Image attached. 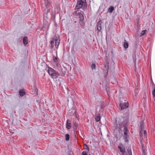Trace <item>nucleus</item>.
<instances>
[{
    "label": "nucleus",
    "instance_id": "obj_1",
    "mask_svg": "<svg viewBox=\"0 0 155 155\" xmlns=\"http://www.w3.org/2000/svg\"><path fill=\"white\" fill-rule=\"evenodd\" d=\"M54 42L55 43V47L57 48H58L60 42L59 37L58 35H55L54 38H53L51 39L50 43L51 48H53Z\"/></svg>",
    "mask_w": 155,
    "mask_h": 155
},
{
    "label": "nucleus",
    "instance_id": "obj_2",
    "mask_svg": "<svg viewBox=\"0 0 155 155\" xmlns=\"http://www.w3.org/2000/svg\"><path fill=\"white\" fill-rule=\"evenodd\" d=\"M48 73L51 78L53 79H56L59 76V74L55 70L50 67H48Z\"/></svg>",
    "mask_w": 155,
    "mask_h": 155
},
{
    "label": "nucleus",
    "instance_id": "obj_3",
    "mask_svg": "<svg viewBox=\"0 0 155 155\" xmlns=\"http://www.w3.org/2000/svg\"><path fill=\"white\" fill-rule=\"evenodd\" d=\"M86 5V0H78L75 9H79L83 6H85Z\"/></svg>",
    "mask_w": 155,
    "mask_h": 155
},
{
    "label": "nucleus",
    "instance_id": "obj_4",
    "mask_svg": "<svg viewBox=\"0 0 155 155\" xmlns=\"http://www.w3.org/2000/svg\"><path fill=\"white\" fill-rule=\"evenodd\" d=\"M130 132L126 127H124L123 138L125 142H128L129 139Z\"/></svg>",
    "mask_w": 155,
    "mask_h": 155
},
{
    "label": "nucleus",
    "instance_id": "obj_5",
    "mask_svg": "<svg viewBox=\"0 0 155 155\" xmlns=\"http://www.w3.org/2000/svg\"><path fill=\"white\" fill-rule=\"evenodd\" d=\"M119 106L121 110L124 109L128 107V104L125 102H120L119 104Z\"/></svg>",
    "mask_w": 155,
    "mask_h": 155
},
{
    "label": "nucleus",
    "instance_id": "obj_6",
    "mask_svg": "<svg viewBox=\"0 0 155 155\" xmlns=\"http://www.w3.org/2000/svg\"><path fill=\"white\" fill-rule=\"evenodd\" d=\"M143 122H141L140 123V135L141 136H142V134H143V132L145 137L146 135L147 134V132L145 130H144V131L143 130Z\"/></svg>",
    "mask_w": 155,
    "mask_h": 155
},
{
    "label": "nucleus",
    "instance_id": "obj_7",
    "mask_svg": "<svg viewBox=\"0 0 155 155\" xmlns=\"http://www.w3.org/2000/svg\"><path fill=\"white\" fill-rule=\"evenodd\" d=\"M118 148L120 149V152L122 154L124 155L125 153V150L124 147L122 145L120 146H118Z\"/></svg>",
    "mask_w": 155,
    "mask_h": 155
},
{
    "label": "nucleus",
    "instance_id": "obj_8",
    "mask_svg": "<svg viewBox=\"0 0 155 155\" xmlns=\"http://www.w3.org/2000/svg\"><path fill=\"white\" fill-rule=\"evenodd\" d=\"M102 22L101 21H99L97 24V29L98 31H100L101 29V24Z\"/></svg>",
    "mask_w": 155,
    "mask_h": 155
},
{
    "label": "nucleus",
    "instance_id": "obj_9",
    "mask_svg": "<svg viewBox=\"0 0 155 155\" xmlns=\"http://www.w3.org/2000/svg\"><path fill=\"white\" fill-rule=\"evenodd\" d=\"M71 123L69 121L68 119L66 123V127L67 129H69L71 128Z\"/></svg>",
    "mask_w": 155,
    "mask_h": 155
},
{
    "label": "nucleus",
    "instance_id": "obj_10",
    "mask_svg": "<svg viewBox=\"0 0 155 155\" xmlns=\"http://www.w3.org/2000/svg\"><path fill=\"white\" fill-rule=\"evenodd\" d=\"M127 123V122L126 121H123L120 124H119L120 127V128H122L123 127H124H124H126L125 126V125H126V124Z\"/></svg>",
    "mask_w": 155,
    "mask_h": 155
},
{
    "label": "nucleus",
    "instance_id": "obj_11",
    "mask_svg": "<svg viewBox=\"0 0 155 155\" xmlns=\"http://www.w3.org/2000/svg\"><path fill=\"white\" fill-rule=\"evenodd\" d=\"M23 44L25 45H26L28 43V38L27 37H24L23 40Z\"/></svg>",
    "mask_w": 155,
    "mask_h": 155
},
{
    "label": "nucleus",
    "instance_id": "obj_12",
    "mask_svg": "<svg viewBox=\"0 0 155 155\" xmlns=\"http://www.w3.org/2000/svg\"><path fill=\"white\" fill-rule=\"evenodd\" d=\"M54 61L55 62V64L56 65L57 67H59V64L58 62V59L56 57L54 58H53Z\"/></svg>",
    "mask_w": 155,
    "mask_h": 155
},
{
    "label": "nucleus",
    "instance_id": "obj_13",
    "mask_svg": "<svg viewBox=\"0 0 155 155\" xmlns=\"http://www.w3.org/2000/svg\"><path fill=\"white\" fill-rule=\"evenodd\" d=\"M124 47L125 48H127L128 47V42L124 39Z\"/></svg>",
    "mask_w": 155,
    "mask_h": 155
},
{
    "label": "nucleus",
    "instance_id": "obj_14",
    "mask_svg": "<svg viewBox=\"0 0 155 155\" xmlns=\"http://www.w3.org/2000/svg\"><path fill=\"white\" fill-rule=\"evenodd\" d=\"M82 12L81 13L78 15V16L80 19L81 21H82L84 19V15L83 14Z\"/></svg>",
    "mask_w": 155,
    "mask_h": 155
},
{
    "label": "nucleus",
    "instance_id": "obj_15",
    "mask_svg": "<svg viewBox=\"0 0 155 155\" xmlns=\"http://www.w3.org/2000/svg\"><path fill=\"white\" fill-rule=\"evenodd\" d=\"M77 10L75 12V14L76 15L78 16V15L81 12H82L81 10L79 9H77Z\"/></svg>",
    "mask_w": 155,
    "mask_h": 155
},
{
    "label": "nucleus",
    "instance_id": "obj_16",
    "mask_svg": "<svg viewBox=\"0 0 155 155\" xmlns=\"http://www.w3.org/2000/svg\"><path fill=\"white\" fill-rule=\"evenodd\" d=\"M19 94L21 96H23L25 94V92L23 90H21L19 91Z\"/></svg>",
    "mask_w": 155,
    "mask_h": 155
},
{
    "label": "nucleus",
    "instance_id": "obj_17",
    "mask_svg": "<svg viewBox=\"0 0 155 155\" xmlns=\"http://www.w3.org/2000/svg\"><path fill=\"white\" fill-rule=\"evenodd\" d=\"M84 148L85 150H87L88 152L89 150V148L87 145L86 144H84Z\"/></svg>",
    "mask_w": 155,
    "mask_h": 155
},
{
    "label": "nucleus",
    "instance_id": "obj_18",
    "mask_svg": "<svg viewBox=\"0 0 155 155\" xmlns=\"http://www.w3.org/2000/svg\"><path fill=\"white\" fill-rule=\"evenodd\" d=\"M114 8L113 6H110L108 9V11L110 13H112L114 10Z\"/></svg>",
    "mask_w": 155,
    "mask_h": 155
},
{
    "label": "nucleus",
    "instance_id": "obj_19",
    "mask_svg": "<svg viewBox=\"0 0 155 155\" xmlns=\"http://www.w3.org/2000/svg\"><path fill=\"white\" fill-rule=\"evenodd\" d=\"M127 155H132V151L130 149H127Z\"/></svg>",
    "mask_w": 155,
    "mask_h": 155
},
{
    "label": "nucleus",
    "instance_id": "obj_20",
    "mask_svg": "<svg viewBox=\"0 0 155 155\" xmlns=\"http://www.w3.org/2000/svg\"><path fill=\"white\" fill-rule=\"evenodd\" d=\"M65 140L66 141H68L69 138H70V136L69 134H67L65 135Z\"/></svg>",
    "mask_w": 155,
    "mask_h": 155
},
{
    "label": "nucleus",
    "instance_id": "obj_21",
    "mask_svg": "<svg viewBox=\"0 0 155 155\" xmlns=\"http://www.w3.org/2000/svg\"><path fill=\"white\" fill-rule=\"evenodd\" d=\"M95 119L97 122L99 121L100 120V116L99 115L96 116L95 117Z\"/></svg>",
    "mask_w": 155,
    "mask_h": 155
},
{
    "label": "nucleus",
    "instance_id": "obj_22",
    "mask_svg": "<svg viewBox=\"0 0 155 155\" xmlns=\"http://www.w3.org/2000/svg\"><path fill=\"white\" fill-rule=\"evenodd\" d=\"M105 68L106 69L107 72L108 70V63H107L106 65L105 66Z\"/></svg>",
    "mask_w": 155,
    "mask_h": 155
},
{
    "label": "nucleus",
    "instance_id": "obj_23",
    "mask_svg": "<svg viewBox=\"0 0 155 155\" xmlns=\"http://www.w3.org/2000/svg\"><path fill=\"white\" fill-rule=\"evenodd\" d=\"M146 31V30H144L142 31L140 34V36H142L143 35L145 34Z\"/></svg>",
    "mask_w": 155,
    "mask_h": 155
},
{
    "label": "nucleus",
    "instance_id": "obj_24",
    "mask_svg": "<svg viewBox=\"0 0 155 155\" xmlns=\"http://www.w3.org/2000/svg\"><path fill=\"white\" fill-rule=\"evenodd\" d=\"M46 8H47V10H47V12L48 13L50 12V9L49 8H48V5H46Z\"/></svg>",
    "mask_w": 155,
    "mask_h": 155
},
{
    "label": "nucleus",
    "instance_id": "obj_25",
    "mask_svg": "<svg viewBox=\"0 0 155 155\" xmlns=\"http://www.w3.org/2000/svg\"><path fill=\"white\" fill-rule=\"evenodd\" d=\"M91 68L92 69H95L96 68V65L94 64H92L91 65Z\"/></svg>",
    "mask_w": 155,
    "mask_h": 155
},
{
    "label": "nucleus",
    "instance_id": "obj_26",
    "mask_svg": "<svg viewBox=\"0 0 155 155\" xmlns=\"http://www.w3.org/2000/svg\"><path fill=\"white\" fill-rule=\"evenodd\" d=\"M152 94L153 97H155V87L152 91Z\"/></svg>",
    "mask_w": 155,
    "mask_h": 155
},
{
    "label": "nucleus",
    "instance_id": "obj_27",
    "mask_svg": "<svg viewBox=\"0 0 155 155\" xmlns=\"http://www.w3.org/2000/svg\"><path fill=\"white\" fill-rule=\"evenodd\" d=\"M100 107L101 109H103L104 108V105L103 103H101V104L100 105Z\"/></svg>",
    "mask_w": 155,
    "mask_h": 155
},
{
    "label": "nucleus",
    "instance_id": "obj_28",
    "mask_svg": "<svg viewBox=\"0 0 155 155\" xmlns=\"http://www.w3.org/2000/svg\"><path fill=\"white\" fill-rule=\"evenodd\" d=\"M82 155H88L86 152L84 151L82 152Z\"/></svg>",
    "mask_w": 155,
    "mask_h": 155
},
{
    "label": "nucleus",
    "instance_id": "obj_29",
    "mask_svg": "<svg viewBox=\"0 0 155 155\" xmlns=\"http://www.w3.org/2000/svg\"><path fill=\"white\" fill-rule=\"evenodd\" d=\"M145 152V150H143V152L144 153Z\"/></svg>",
    "mask_w": 155,
    "mask_h": 155
},
{
    "label": "nucleus",
    "instance_id": "obj_30",
    "mask_svg": "<svg viewBox=\"0 0 155 155\" xmlns=\"http://www.w3.org/2000/svg\"><path fill=\"white\" fill-rule=\"evenodd\" d=\"M75 127H77V125H76V124H75Z\"/></svg>",
    "mask_w": 155,
    "mask_h": 155
},
{
    "label": "nucleus",
    "instance_id": "obj_31",
    "mask_svg": "<svg viewBox=\"0 0 155 155\" xmlns=\"http://www.w3.org/2000/svg\"><path fill=\"white\" fill-rule=\"evenodd\" d=\"M53 14H54V15L55 14V13H53Z\"/></svg>",
    "mask_w": 155,
    "mask_h": 155
}]
</instances>
